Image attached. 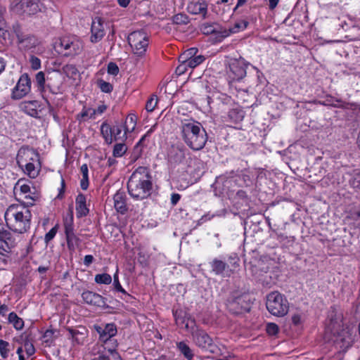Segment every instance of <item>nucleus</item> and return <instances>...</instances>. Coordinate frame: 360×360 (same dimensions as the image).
Listing matches in <instances>:
<instances>
[{"mask_svg": "<svg viewBox=\"0 0 360 360\" xmlns=\"http://www.w3.org/2000/svg\"><path fill=\"white\" fill-rule=\"evenodd\" d=\"M30 63L32 69L37 70L41 68V60L39 58L31 56L30 58Z\"/></svg>", "mask_w": 360, "mask_h": 360, "instance_id": "nucleus-44", "label": "nucleus"}, {"mask_svg": "<svg viewBox=\"0 0 360 360\" xmlns=\"http://www.w3.org/2000/svg\"><path fill=\"white\" fill-rule=\"evenodd\" d=\"M86 197L83 194H79L75 200L76 204V214L77 217H82L86 216L89 213V209L86 204Z\"/></svg>", "mask_w": 360, "mask_h": 360, "instance_id": "nucleus-25", "label": "nucleus"}, {"mask_svg": "<svg viewBox=\"0 0 360 360\" xmlns=\"http://www.w3.org/2000/svg\"><path fill=\"white\" fill-rule=\"evenodd\" d=\"M152 188V176L148 169L145 167H139L134 171L127 183L129 194L137 200L150 196Z\"/></svg>", "mask_w": 360, "mask_h": 360, "instance_id": "nucleus-1", "label": "nucleus"}, {"mask_svg": "<svg viewBox=\"0 0 360 360\" xmlns=\"http://www.w3.org/2000/svg\"><path fill=\"white\" fill-rule=\"evenodd\" d=\"M101 132L107 144H111L113 142L112 127L103 122L101 126Z\"/></svg>", "mask_w": 360, "mask_h": 360, "instance_id": "nucleus-27", "label": "nucleus"}, {"mask_svg": "<svg viewBox=\"0 0 360 360\" xmlns=\"http://www.w3.org/2000/svg\"><path fill=\"white\" fill-rule=\"evenodd\" d=\"M70 333L72 335V338L73 339H75V341H77V342H79V340L77 339V335L79 334H82V333H80L79 330H74V329H70Z\"/></svg>", "mask_w": 360, "mask_h": 360, "instance_id": "nucleus-61", "label": "nucleus"}, {"mask_svg": "<svg viewBox=\"0 0 360 360\" xmlns=\"http://www.w3.org/2000/svg\"><path fill=\"white\" fill-rule=\"evenodd\" d=\"M173 22L177 25H184L188 23V18L186 15L179 13L173 17Z\"/></svg>", "mask_w": 360, "mask_h": 360, "instance_id": "nucleus-42", "label": "nucleus"}, {"mask_svg": "<svg viewBox=\"0 0 360 360\" xmlns=\"http://www.w3.org/2000/svg\"><path fill=\"white\" fill-rule=\"evenodd\" d=\"M128 123L132 125L131 130H133L135 128L136 124V117L135 115L130 114L127 117L126 124Z\"/></svg>", "mask_w": 360, "mask_h": 360, "instance_id": "nucleus-52", "label": "nucleus"}, {"mask_svg": "<svg viewBox=\"0 0 360 360\" xmlns=\"http://www.w3.org/2000/svg\"><path fill=\"white\" fill-rule=\"evenodd\" d=\"M158 103L157 98H150L146 103V109L148 112H152Z\"/></svg>", "mask_w": 360, "mask_h": 360, "instance_id": "nucleus-49", "label": "nucleus"}, {"mask_svg": "<svg viewBox=\"0 0 360 360\" xmlns=\"http://www.w3.org/2000/svg\"><path fill=\"white\" fill-rule=\"evenodd\" d=\"M49 78H45V74L44 72L40 71L37 72L35 75V82L37 84V90L41 95L42 98L46 101L48 105L49 102L46 98V91L49 90L51 94H55L58 91V88L56 86H51V85L48 83L46 84V80L49 81Z\"/></svg>", "mask_w": 360, "mask_h": 360, "instance_id": "nucleus-14", "label": "nucleus"}, {"mask_svg": "<svg viewBox=\"0 0 360 360\" xmlns=\"http://www.w3.org/2000/svg\"><path fill=\"white\" fill-rule=\"evenodd\" d=\"M248 63L243 58L233 59L229 64L230 75L229 77L233 80H240L246 75V68Z\"/></svg>", "mask_w": 360, "mask_h": 360, "instance_id": "nucleus-15", "label": "nucleus"}, {"mask_svg": "<svg viewBox=\"0 0 360 360\" xmlns=\"http://www.w3.org/2000/svg\"><path fill=\"white\" fill-rule=\"evenodd\" d=\"M205 58L204 56L200 54L197 55L194 58L190 59L188 61H187L186 65L189 67L190 69L193 70L195 68H196L198 65L202 63L205 60Z\"/></svg>", "mask_w": 360, "mask_h": 360, "instance_id": "nucleus-34", "label": "nucleus"}, {"mask_svg": "<svg viewBox=\"0 0 360 360\" xmlns=\"http://www.w3.org/2000/svg\"><path fill=\"white\" fill-rule=\"evenodd\" d=\"M83 300L88 304L103 307L105 304L104 298L99 294L92 291H84L82 294Z\"/></svg>", "mask_w": 360, "mask_h": 360, "instance_id": "nucleus-18", "label": "nucleus"}, {"mask_svg": "<svg viewBox=\"0 0 360 360\" xmlns=\"http://www.w3.org/2000/svg\"><path fill=\"white\" fill-rule=\"evenodd\" d=\"M8 311V307L6 304L0 305V314L4 316Z\"/></svg>", "mask_w": 360, "mask_h": 360, "instance_id": "nucleus-62", "label": "nucleus"}, {"mask_svg": "<svg viewBox=\"0 0 360 360\" xmlns=\"http://www.w3.org/2000/svg\"><path fill=\"white\" fill-rule=\"evenodd\" d=\"M236 30L229 31L227 28L221 26L219 24H217L214 31L213 32L211 37L212 40L214 43H219L222 41L225 38L230 36L233 32Z\"/></svg>", "mask_w": 360, "mask_h": 360, "instance_id": "nucleus-24", "label": "nucleus"}, {"mask_svg": "<svg viewBox=\"0 0 360 360\" xmlns=\"http://www.w3.org/2000/svg\"><path fill=\"white\" fill-rule=\"evenodd\" d=\"M107 109V106L105 104H101L99 105L97 108L93 109V111H95V116L96 115H101L103 114L105 110Z\"/></svg>", "mask_w": 360, "mask_h": 360, "instance_id": "nucleus-54", "label": "nucleus"}, {"mask_svg": "<svg viewBox=\"0 0 360 360\" xmlns=\"http://www.w3.org/2000/svg\"><path fill=\"white\" fill-rule=\"evenodd\" d=\"M215 215L214 214H210V213H207L206 214H204L202 216V217L198 221V224L201 225L203 223L211 220Z\"/></svg>", "mask_w": 360, "mask_h": 360, "instance_id": "nucleus-53", "label": "nucleus"}, {"mask_svg": "<svg viewBox=\"0 0 360 360\" xmlns=\"http://www.w3.org/2000/svg\"><path fill=\"white\" fill-rule=\"evenodd\" d=\"M30 183L25 179H19L14 186V193L15 195H24L25 198L27 200L26 204L27 206H32L34 202L38 199L39 195L37 193H32Z\"/></svg>", "mask_w": 360, "mask_h": 360, "instance_id": "nucleus-12", "label": "nucleus"}, {"mask_svg": "<svg viewBox=\"0 0 360 360\" xmlns=\"http://www.w3.org/2000/svg\"><path fill=\"white\" fill-rule=\"evenodd\" d=\"M127 147L124 143H118L114 146L112 155L114 158H121L127 152Z\"/></svg>", "mask_w": 360, "mask_h": 360, "instance_id": "nucleus-31", "label": "nucleus"}, {"mask_svg": "<svg viewBox=\"0 0 360 360\" xmlns=\"http://www.w3.org/2000/svg\"><path fill=\"white\" fill-rule=\"evenodd\" d=\"M97 331L100 334V340L106 343L117 333V328L114 323H108L104 328L99 327Z\"/></svg>", "mask_w": 360, "mask_h": 360, "instance_id": "nucleus-22", "label": "nucleus"}, {"mask_svg": "<svg viewBox=\"0 0 360 360\" xmlns=\"http://www.w3.org/2000/svg\"><path fill=\"white\" fill-rule=\"evenodd\" d=\"M8 321L13 325L17 330H21L24 326V322L22 319L19 318L14 312H11L8 315Z\"/></svg>", "mask_w": 360, "mask_h": 360, "instance_id": "nucleus-30", "label": "nucleus"}, {"mask_svg": "<svg viewBox=\"0 0 360 360\" xmlns=\"http://www.w3.org/2000/svg\"><path fill=\"white\" fill-rule=\"evenodd\" d=\"M346 335H345L341 340L339 341V346L342 348V351L345 352L349 347L352 346V338L351 334L349 332L346 333ZM341 335L339 333V338Z\"/></svg>", "mask_w": 360, "mask_h": 360, "instance_id": "nucleus-32", "label": "nucleus"}, {"mask_svg": "<svg viewBox=\"0 0 360 360\" xmlns=\"http://www.w3.org/2000/svg\"><path fill=\"white\" fill-rule=\"evenodd\" d=\"M94 360H110V359L105 354H102L99 355L98 357L94 358Z\"/></svg>", "mask_w": 360, "mask_h": 360, "instance_id": "nucleus-64", "label": "nucleus"}, {"mask_svg": "<svg viewBox=\"0 0 360 360\" xmlns=\"http://www.w3.org/2000/svg\"><path fill=\"white\" fill-rule=\"evenodd\" d=\"M58 231L57 226L53 227L44 236V242L48 244L56 235Z\"/></svg>", "mask_w": 360, "mask_h": 360, "instance_id": "nucleus-45", "label": "nucleus"}, {"mask_svg": "<svg viewBox=\"0 0 360 360\" xmlns=\"http://www.w3.org/2000/svg\"><path fill=\"white\" fill-rule=\"evenodd\" d=\"M65 236L69 250H75V246H77L78 243V238L75 236V233L65 235Z\"/></svg>", "mask_w": 360, "mask_h": 360, "instance_id": "nucleus-37", "label": "nucleus"}, {"mask_svg": "<svg viewBox=\"0 0 360 360\" xmlns=\"http://www.w3.org/2000/svg\"><path fill=\"white\" fill-rule=\"evenodd\" d=\"M118 66L114 63H110L108 65V73L115 76L118 74Z\"/></svg>", "mask_w": 360, "mask_h": 360, "instance_id": "nucleus-51", "label": "nucleus"}, {"mask_svg": "<svg viewBox=\"0 0 360 360\" xmlns=\"http://www.w3.org/2000/svg\"><path fill=\"white\" fill-rule=\"evenodd\" d=\"M94 261V257L91 255H87L84 258V264L85 266H89Z\"/></svg>", "mask_w": 360, "mask_h": 360, "instance_id": "nucleus-57", "label": "nucleus"}, {"mask_svg": "<svg viewBox=\"0 0 360 360\" xmlns=\"http://www.w3.org/2000/svg\"><path fill=\"white\" fill-rule=\"evenodd\" d=\"M188 11L194 15H201L203 18L207 12V4L205 1H194L188 4Z\"/></svg>", "mask_w": 360, "mask_h": 360, "instance_id": "nucleus-23", "label": "nucleus"}, {"mask_svg": "<svg viewBox=\"0 0 360 360\" xmlns=\"http://www.w3.org/2000/svg\"><path fill=\"white\" fill-rule=\"evenodd\" d=\"M0 243V269H4L10 261V252L15 245V240H8L7 242Z\"/></svg>", "mask_w": 360, "mask_h": 360, "instance_id": "nucleus-16", "label": "nucleus"}, {"mask_svg": "<svg viewBox=\"0 0 360 360\" xmlns=\"http://www.w3.org/2000/svg\"><path fill=\"white\" fill-rule=\"evenodd\" d=\"M108 352L112 356V357L114 359H116V358L119 359L120 358L119 354L116 352L115 349H108Z\"/></svg>", "mask_w": 360, "mask_h": 360, "instance_id": "nucleus-63", "label": "nucleus"}, {"mask_svg": "<svg viewBox=\"0 0 360 360\" xmlns=\"http://www.w3.org/2000/svg\"><path fill=\"white\" fill-rule=\"evenodd\" d=\"M181 198V195L179 193H172L171 196V203L173 205H175L177 204V202L179 201Z\"/></svg>", "mask_w": 360, "mask_h": 360, "instance_id": "nucleus-56", "label": "nucleus"}, {"mask_svg": "<svg viewBox=\"0 0 360 360\" xmlns=\"http://www.w3.org/2000/svg\"><path fill=\"white\" fill-rule=\"evenodd\" d=\"M91 41L96 43L102 39L105 35V30L103 24V20L101 18H95L91 23Z\"/></svg>", "mask_w": 360, "mask_h": 360, "instance_id": "nucleus-17", "label": "nucleus"}, {"mask_svg": "<svg viewBox=\"0 0 360 360\" xmlns=\"http://www.w3.org/2000/svg\"><path fill=\"white\" fill-rule=\"evenodd\" d=\"M280 0H269V8L274 10L278 4Z\"/></svg>", "mask_w": 360, "mask_h": 360, "instance_id": "nucleus-60", "label": "nucleus"}, {"mask_svg": "<svg viewBox=\"0 0 360 360\" xmlns=\"http://www.w3.org/2000/svg\"><path fill=\"white\" fill-rule=\"evenodd\" d=\"M198 49L196 48H191L185 51L184 53H182L179 57V62H187L190 59L194 58L198 54Z\"/></svg>", "mask_w": 360, "mask_h": 360, "instance_id": "nucleus-29", "label": "nucleus"}, {"mask_svg": "<svg viewBox=\"0 0 360 360\" xmlns=\"http://www.w3.org/2000/svg\"><path fill=\"white\" fill-rule=\"evenodd\" d=\"M77 117L80 121L94 119L95 118V111H93V108H84Z\"/></svg>", "mask_w": 360, "mask_h": 360, "instance_id": "nucleus-33", "label": "nucleus"}, {"mask_svg": "<svg viewBox=\"0 0 360 360\" xmlns=\"http://www.w3.org/2000/svg\"><path fill=\"white\" fill-rule=\"evenodd\" d=\"M114 207L119 213L124 214L127 211L126 195L123 191H118L113 196Z\"/></svg>", "mask_w": 360, "mask_h": 360, "instance_id": "nucleus-20", "label": "nucleus"}, {"mask_svg": "<svg viewBox=\"0 0 360 360\" xmlns=\"http://www.w3.org/2000/svg\"><path fill=\"white\" fill-rule=\"evenodd\" d=\"M129 131L127 127H124L122 124H116L112 126L113 141H124L127 139V134Z\"/></svg>", "mask_w": 360, "mask_h": 360, "instance_id": "nucleus-26", "label": "nucleus"}, {"mask_svg": "<svg viewBox=\"0 0 360 360\" xmlns=\"http://www.w3.org/2000/svg\"><path fill=\"white\" fill-rule=\"evenodd\" d=\"M13 13L20 15H31L41 10L39 0H15L11 4Z\"/></svg>", "mask_w": 360, "mask_h": 360, "instance_id": "nucleus-10", "label": "nucleus"}, {"mask_svg": "<svg viewBox=\"0 0 360 360\" xmlns=\"http://www.w3.org/2000/svg\"><path fill=\"white\" fill-rule=\"evenodd\" d=\"M16 35L20 48L25 50H31L38 44V40L34 36L24 35L20 32H16Z\"/></svg>", "mask_w": 360, "mask_h": 360, "instance_id": "nucleus-19", "label": "nucleus"}, {"mask_svg": "<svg viewBox=\"0 0 360 360\" xmlns=\"http://www.w3.org/2000/svg\"><path fill=\"white\" fill-rule=\"evenodd\" d=\"M217 23H204L200 27V30L202 32V34L206 35H211L212 34L213 32L214 31V28L216 27Z\"/></svg>", "mask_w": 360, "mask_h": 360, "instance_id": "nucleus-38", "label": "nucleus"}, {"mask_svg": "<svg viewBox=\"0 0 360 360\" xmlns=\"http://www.w3.org/2000/svg\"><path fill=\"white\" fill-rule=\"evenodd\" d=\"M176 347L186 359H193L194 354L186 343L183 341L179 342L176 343Z\"/></svg>", "mask_w": 360, "mask_h": 360, "instance_id": "nucleus-28", "label": "nucleus"}, {"mask_svg": "<svg viewBox=\"0 0 360 360\" xmlns=\"http://www.w3.org/2000/svg\"><path fill=\"white\" fill-rule=\"evenodd\" d=\"M278 326L274 323H269L266 325V332L270 335H274L278 332Z\"/></svg>", "mask_w": 360, "mask_h": 360, "instance_id": "nucleus-46", "label": "nucleus"}, {"mask_svg": "<svg viewBox=\"0 0 360 360\" xmlns=\"http://www.w3.org/2000/svg\"><path fill=\"white\" fill-rule=\"evenodd\" d=\"M127 39L134 54L139 57L145 55L149 44V37L145 32L134 31L128 36Z\"/></svg>", "mask_w": 360, "mask_h": 360, "instance_id": "nucleus-9", "label": "nucleus"}, {"mask_svg": "<svg viewBox=\"0 0 360 360\" xmlns=\"http://www.w3.org/2000/svg\"><path fill=\"white\" fill-rule=\"evenodd\" d=\"M266 309L274 316L282 317L289 309V303L285 297L277 291L272 292L266 297Z\"/></svg>", "mask_w": 360, "mask_h": 360, "instance_id": "nucleus-7", "label": "nucleus"}, {"mask_svg": "<svg viewBox=\"0 0 360 360\" xmlns=\"http://www.w3.org/2000/svg\"><path fill=\"white\" fill-rule=\"evenodd\" d=\"M151 131H152L151 129L148 131V132L143 136H142V138L136 143V147H139V146H142L143 144V142H144L145 139L150 135Z\"/></svg>", "mask_w": 360, "mask_h": 360, "instance_id": "nucleus-59", "label": "nucleus"}, {"mask_svg": "<svg viewBox=\"0 0 360 360\" xmlns=\"http://www.w3.org/2000/svg\"><path fill=\"white\" fill-rule=\"evenodd\" d=\"M80 171H81L82 177H89V169H88V167L86 164H84L81 166Z\"/></svg>", "mask_w": 360, "mask_h": 360, "instance_id": "nucleus-58", "label": "nucleus"}, {"mask_svg": "<svg viewBox=\"0 0 360 360\" xmlns=\"http://www.w3.org/2000/svg\"><path fill=\"white\" fill-rule=\"evenodd\" d=\"M239 258L236 255H231L228 262L219 258H214L210 262L211 271L217 276L224 278L230 277L237 271L239 267Z\"/></svg>", "mask_w": 360, "mask_h": 360, "instance_id": "nucleus-6", "label": "nucleus"}, {"mask_svg": "<svg viewBox=\"0 0 360 360\" xmlns=\"http://www.w3.org/2000/svg\"><path fill=\"white\" fill-rule=\"evenodd\" d=\"M63 70L67 75L74 76L78 72L77 69L73 65H67L63 68Z\"/></svg>", "mask_w": 360, "mask_h": 360, "instance_id": "nucleus-47", "label": "nucleus"}, {"mask_svg": "<svg viewBox=\"0 0 360 360\" xmlns=\"http://www.w3.org/2000/svg\"><path fill=\"white\" fill-rule=\"evenodd\" d=\"M118 271H119L118 267H117L115 274L113 276V280H114L113 285H114L115 289L118 292H120L122 293H126L124 289L122 288V286L121 285V284L120 283L119 277H118Z\"/></svg>", "mask_w": 360, "mask_h": 360, "instance_id": "nucleus-43", "label": "nucleus"}, {"mask_svg": "<svg viewBox=\"0 0 360 360\" xmlns=\"http://www.w3.org/2000/svg\"><path fill=\"white\" fill-rule=\"evenodd\" d=\"M40 103L38 101H29L22 102L20 107L21 110L26 114L33 117L39 115L38 109L40 108Z\"/></svg>", "mask_w": 360, "mask_h": 360, "instance_id": "nucleus-21", "label": "nucleus"}, {"mask_svg": "<svg viewBox=\"0 0 360 360\" xmlns=\"http://www.w3.org/2000/svg\"><path fill=\"white\" fill-rule=\"evenodd\" d=\"M54 49L63 56L73 57L82 52L83 44L76 37L65 36L56 40Z\"/></svg>", "mask_w": 360, "mask_h": 360, "instance_id": "nucleus-5", "label": "nucleus"}, {"mask_svg": "<svg viewBox=\"0 0 360 360\" xmlns=\"http://www.w3.org/2000/svg\"><path fill=\"white\" fill-rule=\"evenodd\" d=\"M185 328L192 335V339L196 346L203 350H208L213 345L212 338L203 330L199 329L195 325L193 319H188Z\"/></svg>", "mask_w": 360, "mask_h": 360, "instance_id": "nucleus-8", "label": "nucleus"}, {"mask_svg": "<svg viewBox=\"0 0 360 360\" xmlns=\"http://www.w3.org/2000/svg\"><path fill=\"white\" fill-rule=\"evenodd\" d=\"M32 82L27 73L22 74L12 90L13 99L19 100L27 96L31 91Z\"/></svg>", "mask_w": 360, "mask_h": 360, "instance_id": "nucleus-11", "label": "nucleus"}, {"mask_svg": "<svg viewBox=\"0 0 360 360\" xmlns=\"http://www.w3.org/2000/svg\"><path fill=\"white\" fill-rule=\"evenodd\" d=\"M181 131L184 141L193 150L202 149L207 143V133L197 121L185 120L181 123Z\"/></svg>", "mask_w": 360, "mask_h": 360, "instance_id": "nucleus-2", "label": "nucleus"}, {"mask_svg": "<svg viewBox=\"0 0 360 360\" xmlns=\"http://www.w3.org/2000/svg\"><path fill=\"white\" fill-rule=\"evenodd\" d=\"M248 25V22L246 20H240L235 23L233 27H230L228 29L229 31L236 30L233 32L232 34L238 32L240 30H245Z\"/></svg>", "mask_w": 360, "mask_h": 360, "instance_id": "nucleus-39", "label": "nucleus"}, {"mask_svg": "<svg viewBox=\"0 0 360 360\" xmlns=\"http://www.w3.org/2000/svg\"><path fill=\"white\" fill-rule=\"evenodd\" d=\"M11 351L10 344L3 340H0V355L3 359H7Z\"/></svg>", "mask_w": 360, "mask_h": 360, "instance_id": "nucleus-36", "label": "nucleus"}, {"mask_svg": "<svg viewBox=\"0 0 360 360\" xmlns=\"http://www.w3.org/2000/svg\"><path fill=\"white\" fill-rule=\"evenodd\" d=\"M94 281L98 284L108 285L112 282V277L108 274H99L95 276Z\"/></svg>", "mask_w": 360, "mask_h": 360, "instance_id": "nucleus-35", "label": "nucleus"}, {"mask_svg": "<svg viewBox=\"0 0 360 360\" xmlns=\"http://www.w3.org/2000/svg\"><path fill=\"white\" fill-rule=\"evenodd\" d=\"M82 189L86 190L89 186V177H82L80 181Z\"/></svg>", "mask_w": 360, "mask_h": 360, "instance_id": "nucleus-55", "label": "nucleus"}, {"mask_svg": "<svg viewBox=\"0 0 360 360\" xmlns=\"http://www.w3.org/2000/svg\"><path fill=\"white\" fill-rule=\"evenodd\" d=\"M179 63H180V64L176 69V72L178 75H181L184 74L188 70L189 67L186 65V63H187L186 61V62H179Z\"/></svg>", "mask_w": 360, "mask_h": 360, "instance_id": "nucleus-50", "label": "nucleus"}, {"mask_svg": "<svg viewBox=\"0 0 360 360\" xmlns=\"http://www.w3.org/2000/svg\"><path fill=\"white\" fill-rule=\"evenodd\" d=\"M18 165L30 178H35L39 172V154L33 149L21 148L17 155Z\"/></svg>", "mask_w": 360, "mask_h": 360, "instance_id": "nucleus-4", "label": "nucleus"}, {"mask_svg": "<svg viewBox=\"0 0 360 360\" xmlns=\"http://www.w3.org/2000/svg\"><path fill=\"white\" fill-rule=\"evenodd\" d=\"M342 183L348 184L356 191H360V168L343 167L341 170Z\"/></svg>", "mask_w": 360, "mask_h": 360, "instance_id": "nucleus-13", "label": "nucleus"}, {"mask_svg": "<svg viewBox=\"0 0 360 360\" xmlns=\"http://www.w3.org/2000/svg\"><path fill=\"white\" fill-rule=\"evenodd\" d=\"M64 229L65 235L74 233L73 217L71 216L69 219L64 221Z\"/></svg>", "mask_w": 360, "mask_h": 360, "instance_id": "nucleus-41", "label": "nucleus"}, {"mask_svg": "<svg viewBox=\"0 0 360 360\" xmlns=\"http://www.w3.org/2000/svg\"><path fill=\"white\" fill-rule=\"evenodd\" d=\"M8 227L17 233L26 232L30 227L32 214L29 209L21 204L10 205L4 214Z\"/></svg>", "mask_w": 360, "mask_h": 360, "instance_id": "nucleus-3", "label": "nucleus"}, {"mask_svg": "<svg viewBox=\"0 0 360 360\" xmlns=\"http://www.w3.org/2000/svg\"><path fill=\"white\" fill-rule=\"evenodd\" d=\"M24 349L28 356H32L35 352V349L33 344L28 340L24 342Z\"/></svg>", "mask_w": 360, "mask_h": 360, "instance_id": "nucleus-48", "label": "nucleus"}, {"mask_svg": "<svg viewBox=\"0 0 360 360\" xmlns=\"http://www.w3.org/2000/svg\"><path fill=\"white\" fill-rule=\"evenodd\" d=\"M98 86L101 91L104 93H110L113 89V86L110 83L107 82L103 79L98 81Z\"/></svg>", "mask_w": 360, "mask_h": 360, "instance_id": "nucleus-40", "label": "nucleus"}]
</instances>
